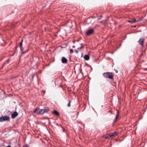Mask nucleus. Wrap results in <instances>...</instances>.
I'll return each instance as SVG.
<instances>
[{"mask_svg":"<svg viewBox=\"0 0 147 147\" xmlns=\"http://www.w3.org/2000/svg\"><path fill=\"white\" fill-rule=\"evenodd\" d=\"M49 110V108L47 107H45L42 109H40L39 108H37L34 111V112L38 114H43V113L47 112Z\"/></svg>","mask_w":147,"mask_h":147,"instance_id":"1","label":"nucleus"},{"mask_svg":"<svg viewBox=\"0 0 147 147\" xmlns=\"http://www.w3.org/2000/svg\"><path fill=\"white\" fill-rule=\"evenodd\" d=\"M103 76L105 78L110 79H113V76L112 73L105 72L103 74Z\"/></svg>","mask_w":147,"mask_h":147,"instance_id":"2","label":"nucleus"},{"mask_svg":"<svg viewBox=\"0 0 147 147\" xmlns=\"http://www.w3.org/2000/svg\"><path fill=\"white\" fill-rule=\"evenodd\" d=\"M117 135V132H115L113 133H111L109 134H107L105 136L106 138L110 139L112 137L115 136Z\"/></svg>","mask_w":147,"mask_h":147,"instance_id":"3","label":"nucleus"},{"mask_svg":"<svg viewBox=\"0 0 147 147\" xmlns=\"http://www.w3.org/2000/svg\"><path fill=\"white\" fill-rule=\"evenodd\" d=\"M94 31V30L93 28H89L87 30L86 32V34L87 35H90L92 34Z\"/></svg>","mask_w":147,"mask_h":147,"instance_id":"4","label":"nucleus"},{"mask_svg":"<svg viewBox=\"0 0 147 147\" xmlns=\"http://www.w3.org/2000/svg\"><path fill=\"white\" fill-rule=\"evenodd\" d=\"M9 117L7 116L1 117L0 118V121L2 122L5 121H9Z\"/></svg>","mask_w":147,"mask_h":147,"instance_id":"5","label":"nucleus"},{"mask_svg":"<svg viewBox=\"0 0 147 147\" xmlns=\"http://www.w3.org/2000/svg\"><path fill=\"white\" fill-rule=\"evenodd\" d=\"M145 40V39L144 38H140L138 41L140 45L142 47L143 46V43Z\"/></svg>","mask_w":147,"mask_h":147,"instance_id":"6","label":"nucleus"},{"mask_svg":"<svg viewBox=\"0 0 147 147\" xmlns=\"http://www.w3.org/2000/svg\"><path fill=\"white\" fill-rule=\"evenodd\" d=\"M18 115L17 112H14L11 115V117L13 119L15 118Z\"/></svg>","mask_w":147,"mask_h":147,"instance_id":"7","label":"nucleus"},{"mask_svg":"<svg viewBox=\"0 0 147 147\" xmlns=\"http://www.w3.org/2000/svg\"><path fill=\"white\" fill-rule=\"evenodd\" d=\"M61 62L63 63H66L67 62V59L66 58L63 57H62Z\"/></svg>","mask_w":147,"mask_h":147,"instance_id":"8","label":"nucleus"},{"mask_svg":"<svg viewBox=\"0 0 147 147\" xmlns=\"http://www.w3.org/2000/svg\"><path fill=\"white\" fill-rule=\"evenodd\" d=\"M89 56L88 55H86L84 56V59L86 60H88L89 59Z\"/></svg>","mask_w":147,"mask_h":147,"instance_id":"9","label":"nucleus"},{"mask_svg":"<svg viewBox=\"0 0 147 147\" xmlns=\"http://www.w3.org/2000/svg\"><path fill=\"white\" fill-rule=\"evenodd\" d=\"M53 113L55 115L57 116H58L59 115V113L57 111L55 110L53 111Z\"/></svg>","mask_w":147,"mask_h":147,"instance_id":"10","label":"nucleus"},{"mask_svg":"<svg viewBox=\"0 0 147 147\" xmlns=\"http://www.w3.org/2000/svg\"><path fill=\"white\" fill-rule=\"evenodd\" d=\"M119 113L118 111H117V113H116V117L115 119V121H116L118 117L119 116Z\"/></svg>","mask_w":147,"mask_h":147,"instance_id":"11","label":"nucleus"},{"mask_svg":"<svg viewBox=\"0 0 147 147\" xmlns=\"http://www.w3.org/2000/svg\"><path fill=\"white\" fill-rule=\"evenodd\" d=\"M127 22H128L129 23H130L131 24H132V23H134L135 22H136V19H134V20H133L132 21H130V20H128L127 21Z\"/></svg>","mask_w":147,"mask_h":147,"instance_id":"12","label":"nucleus"},{"mask_svg":"<svg viewBox=\"0 0 147 147\" xmlns=\"http://www.w3.org/2000/svg\"><path fill=\"white\" fill-rule=\"evenodd\" d=\"M142 19L141 18H140L139 19L136 20V22H139L142 21Z\"/></svg>","mask_w":147,"mask_h":147,"instance_id":"13","label":"nucleus"},{"mask_svg":"<svg viewBox=\"0 0 147 147\" xmlns=\"http://www.w3.org/2000/svg\"><path fill=\"white\" fill-rule=\"evenodd\" d=\"M23 41V40L22 39L21 41V42L20 43V47H22V46Z\"/></svg>","mask_w":147,"mask_h":147,"instance_id":"14","label":"nucleus"},{"mask_svg":"<svg viewBox=\"0 0 147 147\" xmlns=\"http://www.w3.org/2000/svg\"><path fill=\"white\" fill-rule=\"evenodd\" d=\"M28 49L27 50V51H22V54H24L26 53L28 51Z\"/></svg>","mask_w":147,"mask_h":147,"instance_id":"15","label":"nucleus"},{"mask_svg":"<svg viewBox=\"0 0 147 147\" xmlns=\"http://www.w3.org/2000/svg\"><path fill=\"white\" fill-rule=\"evenodd\" d=\"M70 102H71V101L70 100H69L68 102V104L67 105V106L68 107H70Z\"/></svg>","mask_w":147,"mask_h":147,"instance_id":"16","label":"nucleus"},{"mask_svg":"<svg viewBox=\"0 0 147 147\" xmlns=\"http://www.w3.org/2000/svg\"><path fill=\"white\" fill-rule=\"evenodd\" d=\"M74 52V50L72 49H71L70 50V52L71 53H73Z\"/></svg>","mask_w":147,"mask_h":147,"instance_id":"17","label":"nucleus"},{"mask_svg":"<svg viewBox=\"0 0 147 147\" xmlns=\"http://www.w3.org/2000/svg\"><path fill=\"white\" fill-rule=\"evenodd\" d=\"M20 49L21 51L22 52L23 51V47H22H22H20Z\"/></svg>","mask_w":147,"mask_h":147,"instance_id":"18","label":"nucleus"},{"mask_svg":"<svg viewBox=\"0 0 147 147\" xmlns=\"http://www.w3.org/2000/svg\"><path fill=\"white\" fill-rule=\"evenodd\" d=\"M114 70L115 71V73H118V71L117 70L115 69H114Z\"/></svg>","mask_w":147,"mask_h":147,"instance_id":"19","label":"nucleus"},{"mask_svg":"<svg viewBox=\"0 0 147 147\" xmlns=\"http://www.w3.org/2000/svg\"><path fill=\"white\" fill-rule=\"evenodd\" d=\"M102 18V16H100V17L98 18V19H101Z\"/></svg>","mask_w":147,"mask_h":147,"instance_id":"20","label":"nucleus"},{"mask_svg":"<svg viewBox=\"0 0 147 147\" xmlns=\"http://www.w3.org/2000/svg\"><path fill=\"white\" fill-rule=\"evenodd\" d=\"M84 46H83V45H82V46L80 47V48H81H81H84Z\"/></svg>","mask_w":147,"mask_h":147,"instance_id":"21","label":"nucleus"},{"mask_svg":"<svg viewBox=\"0 0 147 147\" xmlns=\"http://www.w3.org/2000/svg\"><path fill=\"white\" fill-rule=\"evenodd\" d=\"M75 51V52H76V53H78V51H77V50H76Z\"/></svg>","mask_w":147,"mask_h":147,"instance_id":"22","label":"nucleus"},{"mask_svg":"<svg viewBox=\"0 0 147 147\" xmlns=\"http://www.w3.org/2000/svg\"><path fill=\"white\" fill-rule=\"evenodd\" d=\"M78 50H80L81 49V48H80V47H79L78 48Z\"/></svg>","mask_w":147,"mask_h":147,"instance_id":"23","label":"nucleus"},{"mask_svg":"<svg viewBox=\"0 0 147 147\" xmlns=\"http://www.w3.org/2000/svg\"><path fill=\"white\" fill-rule=\"evenodd\" d=\"M6 147H11V146H7Z\"/></svg>","mask_w":147,"mask_h":147,"instance_id":"24","label":"nucleus"},{"mask_svg":"<svg viewBox=\"0 0 147 147\" xmlns=\"http://www.w3.org/2000/svg\"><path fill=\"white\" fill-rule=\"evenodd\" d=\"M72 47L73 48H75V47L74 45H73Z\"/></svg>","mask_w":147,"mask_h":147,"instance_id":"25","label":"nucleus"},{"mask_svg":"<svg viewBox=\"0 0 147 147\" xmlns=\"http://www.w3.org/2000/svg\"><path fill=\"white\" fill-rule=\"evenodd\" d=\"M73 42L74 43H75V41H73Z\"/></svg>","mask_w":147,"mask_h":147,"instance_id":"26","label":"nucleus"},{"mask_svg":"<svg viewBox=\"0 0 147 147\" xmlns=\"http://www.w3.org/2000/svg\"><path fill=\"white\" fill-rule=\"evenodd\" d=\"M23 147H26V146H24Z\"/></svg>","mask_w":147,"mask_h":147,"instance_id":"27","label":"nucleus"}]
</instances>
